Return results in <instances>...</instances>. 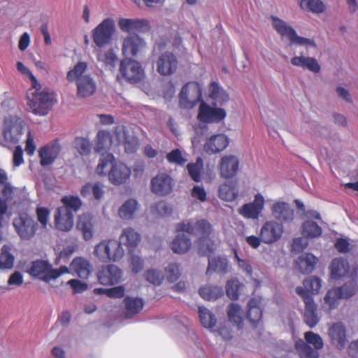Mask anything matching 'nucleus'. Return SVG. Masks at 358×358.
I'll list each match as a JSON object with an SVG mask.
<instances>
[{
  "instance_id": "412c9836",
  "label": "nucleus",
  "mask_w": 358,
  "mask_h": 358,
  "mask_svg": "<svg viewBox=\"0 0 358 358\" xmlns=\"http://www.w3.org/2000/svg\"><path fill=\"white\" fill-rule=\"evenodd\" d=\"M173 186V179L166 173H159L151 180L152 192L159 196H166L170 194Z\"/></svg>"
},
{
  "instance_id": "4468645a",
  "label": "nucleus",
  "mask_w": 358,
  "mask_h": 358,
  "mask_svg": "<svg viewBox=\"0 0 358 358\" xmlns=\"http://www.w3.org/2000/svg\"><path fill=\"white\" fill-rule=\"evenodd\" d=\"M157 73L163 76L173 75L178 66L176 56L170 52H165L157 57L155 61Z\"/></svg>"
},
{
  "instance_id": "c03bdc74",
  "label": "nucleus",
  "mask_w": 358,
  "mask_h": 358,
  "mask_svg": "<svg viewBox=\"0 0 358 358\" xmlns=\"http://www.w3.org/2000/svg\"><path fill=\"white\" fill-rule=\"evenodd\" d=\"M227 315L231 322L235 324L238 329L243 327V310L241 307L234 303H231L227 308Z\"/></svg>"
},
{
  "instance_id": "680f3d73",
  "label": "nucleus",
  "mask_w": 358,
  "mask_h": 358,
  "mask_svg": "<svg viewBox=\"0 0 358 358\" xmlns=\"http://www.w3.org/2000/svg\"><path fill=\"white\" fill-rule=\"evenodd\" d=\"M166 279L170 282L176 281L180 276L181 273L179 265L176 262H170L165 268Z\"/></svg>"
},
{
  "instance_id": "4d7b16f0",
  "label": "nucleus",
  "mask_w": 358,
  "mask_h": 358,
  "mask_svg": "<svg viewBox=\"0 0 358 358\" xmlns=\"http://www.w3.org/2000/svg\"><path fill=\"white\" fill-rule=\"evenodd\" d=\"M61 201L64 204L59 208H66L69 211L77 212L82 206V201L78 196H64L62 198Z\"/></svg>"
},
{
  "instance_id": "c756f323",
  "label": "nucleus",
  "mask_w": 358,
  "mask_h": 358,
  "mask_svg": "<svg viewBox=\"0 0 358 358\" xmlns=\"http://www.w3.org/2000/svg\"><path fill=\"white\" fill-rule=\"evenodd\" d=\"M291 64L294 66L308 69L315 73H319L321 69L317 59L311 57L295 56L291 59Z\"/></svg>"
},
{
  "instance_id": "c9c22d12",
  "label": "nucleus",
  "mask_w": 358,
  "mask_h": 358,
  "mask_svg": "<svg viewBox=\"0 0 358 358\" xmlns=\"http://www.w3.org/2000/svg\"><path fill=\"white\" fill-rule=\"evenodd\" d=\"M340 297L348 299L356 294L358 290L357 275L356 272L352 275V278L341 287H334Z\"/></svg>"
},
{
  "instance_id": "a19ab883",
  "label": "nucleus",
  "mask_w": 358,
  "mask_h": 358,
  "mask_svg": "<svg viewBox=\"0 0 358 358\" xmlns=\"http://www.w3.org/2000/svg\"><path fill=\"white\" fill-rule=\"evenodd\" d=\"M138 207L139 204L136 199H129L120 206L119 209V215L123 220H131L134 218Z\"/></svg>"
},
{
  "instance_id": "b1692460",
  "label": "nucleus",
  "mask_w": 358,
  "mask_h": 358,
  "mask_svg": "<svg viewBox=\"0 0 358 358\" xmlns=\"http://www.w3.org/2000/svg\"><path fill=\"white\" fill-rule=\"evenodd\" d=\"M56 228L62 231H69L73 226V214L66 208H58L55 213Z\"/></svg>"
},
{
  "instance_id": "ddd939ff",
  "label": "nucleus",
  "mask_w": 358,
  "mask_h": 358,
  "mask_svg": "<svg viewBox=\"0 0 358 358\" xmlns=\"http://www.w3.org/2000/svg\"><path fill=\"white\" fill-rule=\"evenodd\" d=\"M147 48L145 41L136 34H129L122 41V53L125 57H136Z\"/></svg>"
},
{
  "instance_id": "423d86ee",
  "label": "nucleus",
  "mask_w": 358,
  "mask_h": 358,
  "mask_svg": "<svg viewBox=\"0 0 358 358\" xmlns=\"http://www.w3.org/2000/svg\"><path fill=\"white\" fill-rule=\"evenodd\" d=\"M271 20L276 31L282 37H286L292 44L305 46L307 49H316V44L313 40L298 36L296 31L286 22L274 16L271 17Z\"/></svg>"
},
{
  "instance_id": "0e129e2a",
  "label": "nucleus",
  "mask_w": 358,
  "mask_h": 358,
  "mask_svg": "<svg viewBox=\"0 0 358 358\" xmlns=\"http://www.w3.org/2000/svg\"><path fill=\"white\" fill-rule=\"evenodd\" d=\"M144 275L147 281L155 286L160 285L164 280L162 272L157 269L148 270Z\"/></svg>"
},
{
  "instance_id": "774afa93",
  "label": "nucleus",
  "mask_w": 358,
  "mask_h": 358,
  "mask_svg": "<svg viewBox=\"0 0 358 358\" xmlns=\"http://www.w3.org/2000/svg\"><path fill=\"white\" fill-rule=\"evenodd\" d=\"M155 210L159 216H166L171 213L172 208L166 201H161L155 204Z\"/></svg>"
},
{
  "instance_id": "39448f33",
  "label": "nucleus",
  "mask_w": 358,
  "mask_h": 358,
  "mask_svg": "<svg viewBox=\"0 0 358 358\" xmlns=\"http://www.w3.org/2000/svg\"><path fill=\"white\" fill-rule=\"evenodd\" d=\"M109 164L112 165V169L108 173L110 181L114 185L126 182L131 174V170L124 164L116 163L115 158H101L96 169V173L100 176L104 175L103 170Z\"/></svg>"
},
{
  "instance_id": "4c0bfd02",
  "label": "nucleus",
  "mask_w": 358,
  "mask_h": 358,
  "mask_svg": "<svg viewBox=\"0 0 358 358\" xmlns=\"http://www.w3.org/2000/svg\"><path fill=\"white\" fill-rule=\"evenodd\" d=\"M141 241V235L131 227L125 228L122 230L120 236L119 243L126 245L128 248H132L137 246Z\"/></svg>"
},
{
  "instance_id": "de8ad7c7",
  "label": "nucleus",
  "mask_w": 358,
  "mask_h": 358,
  "mask_svg": "<svg viewBox=\"0 0 358 358\" xmlns=\"http://www.w3.org/2000/svg\"><path fill=\"white\" fill-rule=\"evenodd\" d=\"M96 58L99 62L110 69L114 67L117 61V57L113 49L107 50L99 49L96 52Z\"/></svg>"
},
{
  "instance_id": "f257e3e1",
  "label": "nucleus",
  "mask_w": 358,
  "mask_h": 358,
  "mask_svg": "<svg viewBox=\"0 0 358 358\" xmlns=\"http://www.w3.org/2000/svg\"><path fill=\"white\" fill-rule=\"evenodd\" d=\"M177 231H185L191 235L198 236V252L202 256L213 252L215 247L208 236L212 231L210 222L204 219L199 220L194 222L185 221L176 225Z\"/></svg>"
},
{
  "instance_id": "e433bc0d",
  "label": "nucleus",
  "mask_w": 358,
  "mask_h": 358,
  "mask_svg": "<svg viewBox=\"0 0 358 358\" xmlns=\"http://www.w3.org/2000/svg\"><path fill=\"white\" fill-rule=\"evenodd\" d=\"M192 245L191 239L184 234H178L171 243V248L173 252L184 254L189 250Z\"/></svg>"
},
{
  "instance_id": "6e6d98bb",
  "label": "nucleus",
  "mask_w": 358,
  "mask_h": 358,
  "mask_svg": "<svg viewBox=\"0 0 358 358\" xmlns=\"http://www.w3.org/2000/svg\"><path fill=\"white\" fill-rule=\"evenodd\" d=\"M303 287H301L305 292L312 296L313 294L319 292L322 286L321 280L317 277L310 276L303 280Z\"/></svg>"
},
{
  "instance_id": "9b49d317",
  "label": "nucleus",
  "mask_w": 358,
  "mask_h": 358,
  "mask_svg": "<svg viewBox=\"0 0 358 358\" xmlns=\"http://www.w3.org/2000/svg\"><path fill=\"white\" fill-rule=\"evenodd\" d=\"M180 106L185 108H192L201 99V88L196 82L187 83L179 94Z\"/></svg>"
},
{
  "instance_id": "49530a36",
  "label": "nucleus",
  "mask_w": 358,
  "mask_h": 358,
  "mask_svg": "<svg viewBox=\"0 0 358 358\" xmlns=\"http://www.w3.org/2000/svg\"><path fill=\"white\" fill-rule=\"evenodd\" d=\"M198 313L201 324L206 329H213L217 323V317L204 306H199Z\"/></svg>"
},
{
  "instance_id": "a878e982",
  "label": "nucleus",
  "mask_w": 358,
  "mask_h": 358,
  "mask_svg": "<svg viewBox=\"0 0 358 358\" xmlns=\"http://www.w3.org/2000/svg\"><path fill=\"white\" fill-rule=\"evenodd\" d=\"M273 216L280 222H290L294 218V210L284 201L275 203L271 208Z\"/></svg>"
},
{
  "instance_id": "393cba45",
  "label": "nucleus",
  "mask_w": 358,
  "mask_h": 358,
  "mask_svg": "<svg viewBox=\"0 0 358 358\" xmlns=\"http://www.w3.org/2000/svg\"><path fill=\"white\" fill-rule=\"evenodd\" d=\"M115 134L119 142L124 144L125 152L127 154H133L138 148V139L128 134L126 128L122 125L115 127Z\"/></svg>"
},
{
  "instance_id": "dca6fc26",
  "label": "nucleus",
  "mask_w": 358,
  "mask_h": 358,
  "mask_svg": "<svg viewBox=\"0 0 358 358\" xmlns=\"http://www.w3.org/2000/svg\"><path fill=\"white\" fill-rule=\"evenodd\" d=\"M264 207V198L260 194H255L253 201L243 204L239 209L238 213L246 219L257 220Z\"/></svg>"
},
{
  "instance_id": "6e6552de",
  "label": "nucleus",
  "mask_w": 358,
  "mask_h": 358,
  "mask_svg": "<svg viewBox=\"0 0 358 358\" xmlns=\"http://www.w3.org/2000/svg\"><path fill=\"white\" fill-rule=\"evenodd\" d=\"M24 121L17 116L6 117L3 123L2 135L7 144H16L20 140L24 130Z\"/></svg>"
},
{
  "instance_id": "338daca9",
  "label": "nucleus",
  "mask_w": 358,
  "mask_h": 358,
  "mask_svg": "<svg viewBox=\"0 0 358 358\" xmlns=\"http://www.w3.org/2000/svg\"><path fill=\"white\" fill-rule=\"evenodd\" d=\"M36 215L38 220L43 228H46L50 215L49 210L45 207H38L36 208Z\"/></svg>"
},
{
  "instance_id": "79ce46f5",
  "label": "nucleus",
  "mask_w": 358,
  "mask_h": 358,
  "mask_svg": "<svg viewBox=\"0 0 358 358\" xmlns=\"http://www.w3.org/2000/svg\"><path fill=\"white\" fill-rule=\"evenodd\" d=\"M227 268L228 261L227 258L222 257H209L206 274L210 275L213 271L225 273L227 272Z\"/></svg>"
},
{
  "instance_id": "8fccbe9b",
  "label": "nucleus",
  "mask_w": 358,
  "mask_h": 358,
  "mask_svg": "<svg viewBox=\"0 0 358 358\" xmlns=\"http://www.w3.org/2000/svg\"><path fill=\"white\" fill-rule=\"evenodd\" d=\"M62 147L58 141L55 140L41 147L38 150L39 157H57L61 154Z\"/></svg>"
},
{
  "instance_id": "f03ea898",
  "label": "nucleus",
  "mask_w": 358,
  "mask_h": 358,
  "mask_svg": "<svg viewBox=\"0 0 358 358\" xmlns=\"http://www.w3.org/2000/svg\"><path fill=\"white\" fill-rule=\"evenodd\" d=\"M69 82L75 81L77 85L78 94L82 97L92 96L96 91V83L94 79L87 73V64L78 63L73 69L69 71L66 76Z\"/></svg>"
},
{
  "instance_id": "bb28decb",
  "label": "nucleus",
  "mask_w": 358,
  "mask_h": 358,
  "mask_svg": "<svg viewBox=\"0 0 358 358\" xmlns=\"http://www.w3.org/2000/svg\"><path fill=\"white\" fill-rule=\"evenodd\" d=\"M229 145V139L224 134L211 136L206 142L204 149L209 154H216L224 150Z\"/></svg>"
},
{
  "instance_id": "6ab92c4d",
  "label": "nucleus",
  "mask_w": 358,
  "mask_h": 358,
  "mask_svg": "<svg viewBox=\"0 0 358 358\" xmlns=\"http://www.w3.org/2000/svg\"><path fill=\"white\" fill-rule=\"evenodd\" d=\"M122 271L117 266L110 264L102 266L98 273V279L102 285H115L120 282Z\"/></svg>"
},
{
  "instance_id": "2f4dec72",
  "label": "nucleus",
  "mask_w": 358,
  "mask_h": 358,
  "mask_svg": "<svg viewBox=\"0 0 358 358\" xmlns=\"http://www.w3.org/2000/svg\"><path fill=\"white\" fill-rule=\"evenodd\" d=\"M260 305V298H252L248 303V318L254 327H257L262 318V310Z\"/></svg>"
},
{
  "instance_id": "5701e85b",
  "label": "nucleus",
  "mask_w": 358,
  "mask_h": 358,
  "mask_svg": "<svg viewBox=\"0 0 358 358\" xmlns=\"http://www.w3.org/2000/svg\"><path fill=\"white\" fill-rule=\"evenodd\" d=\"M120 29L130 33L134 31L145 32L149 30L148 22L144 19L120 18L117 22Z\"/></svg>"
},
{
  "instance_id": "09e8293b",
  "label": "nucleus",
  "mask_w": 358,
  "mask_h": 358,
  "mask_svg": "<svg viewBox=\"0 0 358 358\" xmlns=\"http://www.w3.org/2000/svg\"><path fill=\"white\" fill-rule=\"evenodd\" d=\"M342 298L340 297L337 291L333 288L327 292L324 297L323 308L330 312L331 310L336 309L339 305V300Z\"/></svg>"
},
{
  "instance_id": "7c9ffc66",
  "label": "nucleus",
  "mask_w": 358,
  "mask_h": 358,
  "mask_svg": "<svg viewBox=\"0 0 358 358\" xmlns=\"http://www.w3.org/2000/svg\"><path fill=\"white\" fill-rule=\"evenodd\" d=\"M239 166L238 158H221L220 169L221 176L231 178L238 172Z\"/></svg>"
},
{
  "instance_id": "f704fd0d",
  "label": "nucleus",
  "mask_w": 358,
  "mask_h": 358,
  "mask_svg": "<svg viewBox=\"0 0 358 358\" xmlns=\"http://www.w3.org/2000/svg\"><path fill=\"white\" fill-rule=\"evenodd\" d=\"M77 229L82 231L85 241L92 239L94 234L92 217L90 215L80 216L77 223Z\"/></svg>"
},
{
  "instance_id": "37998d69",
  "label": "nucleus",
  "mask_w": 358,
  "mask_h": 358,
  "mask_svg": "<svg viewBox=\"0 0 358 358\" xmlns=\"http://www.w3.org/2000/svg\"><path fill=\"white\" fill-rule=\"evenodd\" d=\"M199 293L205 300L215 301L224 294V291L220 286L208 285L201 287Z\"/></svg>"
},
{
  "instance_id": "4be33fe9",
  "label": "nucleus",
  "mask_w": 358,
  "mask_h": 358,
  "mask_svg": "<svg viewBox=\"0 0 358 358\" xmlns=\"http://www.w3.org/2000/svg\"><path fill=\"white\" fill-rule=\"evenodd\" d=\"M113 145L112 136L110 132L101 130L99 131L96 136L94 151L96 154L106 157H113V154L109 152Z\"/></svg>"
},
{
  "instance_id": "cd10ccee",
  "label": "nucleus",
  "mask_w": 358,
  "mask_h": 358,
  "mask_svg": "<svg viewBox=\"0 0 358 358\" xmlns=\"http://www.w3.org/2000/svg\"><path fill=\"white\" fill-rule=\"evenodd\" d=\"M317 262V258L311 253H303L295 262L296 268L303 274L313 272Z\"/></svg>"
},
{
  "instance_id": "bf43d9fd",
  "label": "nucleus",
  "mask_w": 358,
  "mask_h": 358,
  "mask_svg": "<svg viewBox=\"0 0 358 358\" xmlns=\"http://www.w3.org/2000/svg\"><path fill=\"white\" fill-rule=\"evenodd\" d=\"M196 163H190L187 166L189 175L191 178L196 182L201 180V173L203 169V160L202 158H196Z\"/></svg>"
},
{
  "instance_id": "58836bf2",
  "label": "nucleus",
  "mask_w": 358,
  "mask_h": 358,
  "mask_svg": "<svg viewBox=\"0 0 358 358\" xmlns=\"http://www.w3.org/2000/svg\"><path fill=\"white\" fill-rule=\"evenodd\" d=\"M125 317L130 318L138 314L143 308V301L138 297L127 296L124 299Z\"/></svg>"
},
{
  "instance_id": "20e7f679",
  "label": "nucleus",
  "mask_w": 358,
  "mask_h": 358,
  "mask_svg": "<svg viewBox=\"0 0 358 358\" xmlns=\"http://www.w3.org/2000/svg\"><path fill=\"white\" fill-rule=\"evenodd\" d=\"M121 243L115 239L103 240L94 248V256L101 262H117L124 256Z\"/></svg>"
},
{
  "instance_id": "72a5a7b5",
  "label": "nucleus",
  "mask_w": 358,
  "mask_h": 358,
  "mask_svg": "<svg viewBox=\"0 0 358 358\" xmlns=\"http://www.w3.org/2000/svg\"><path fill=\"white\" fill-rule=\"evenodd\" d=\"M70 266L80 278H87L91 273L90 262L81 257L73 259Z\"/></svg>"
},
{
  "instance_id": "69168bd1",
  "label": "nucleus",
  "mask_w": 358,
  "mask_h": 358,
  "mask_svg": "<svg viewBox=\"0 0 358 358\" xmlns=\"http://www.w3.org/2000/svg\"><path fill=\"white\" fill-rule=\"evenodd\" d=\"M99 292L104 293L110 298L120 299L124 295V288L122 286H117L110 289H99Z\"/></svg>"
},
{
  "instance_id": "f8f14e48",
  "label": "nucleus",
  "mask_w": 358,
  "mask_h": 358,
  "mask_svg": "<svg viewBox=\"0 0 358 358\" xmlns=\"http://www.w3.org/2000/svg\"><path fill=\"white\" fill-rule=\"evenodd\" d=\"M120 69L122 76L130 83H139L145 78V71L140 63L130 58L121 62Z\"/></svg>"
},
{
  "instance_id": "1a4fd4ad",
  "label": "nucleus",
  "mask_w": 358,
  "mask_h": 358,
  "mask_svg": "<svg viewBox=\"0 0 358 358\" xmlns=\"http://www.w3.org/2000/svg\"><path fill=\"white\" fill-rule=\"evenodd\" d=\"M296 292L299 295L305 303L304 322L310 328L315 327L320 321L317 313V306L312 296L308 294L302 287H296Z\"/></svg>"
},
{
  "instance_id": "5fc2aeb1",
  "label": "nucleus",
  "mask_w": 358,
  "mask_h": 358,
  "mask_svg": "<svg viewBox=\"0 0 358 358\" xmlns=\"http://www.w3.org/2000/svg\"><path fill=\"white\" fill-rule=\"evenodd\" d=\"M295 345L300 358H318L319 354L317 350L313 349L303 340L298 341Z\"/></svg>"
},
{
  "instance_id": "13d9d810",
  "label": "nucleus",
  "mask_w": 358,
  "mask_h": 358,
  "mask_svg": "<svg viewBox=\"0 0 358 358\" xmlns=\"http://www.w3.org/2000/svg\"><path fill=\"white\" fill-rule=\"evenodd\" d=\"M243 287V285L237 279L229 280L226 285V293L227 296L231 300L238 299L240 291Z\"/></svg>"
},
{
  "instance_id": "2eb2a0df",
  "label": "nucleus",
  "mask_w": 358,
  "mask_h": 358,
  "mask_svg": "<svg viewBox=\"0 0 358 358\" xmlns=\"http://www.w3.org/2000/svg\"><path fill=\"white\" fill-rule=\"evenodd\" d=\"M52 265L47 260L37 259L30 263L27 273L32 277L45 282L52 280Z\"/></svg>"
},
{
  "instance_id": "473e14b6",
  "label": "nucleus",
  "mask_w": 358,
  "mask_h": 358,
  "mask_svg": "<svg viewBox=\"0 0 358 358\" xmlns=\"http://www.w3.org/2000/svg\"><path fill=\"white\" fill-rule=\"evenodd\" d=\"M209 96L217 104L222 105L229 101L227 92L217 82H212L209 85Z\"/></svg>"
},
{
  "instance_id": "9d476101",
  "label": "nucleus",
  "mask_w": 358,
  "mask_h": 358,
  "mask_svg": "<svg viewBox=\"0 0 358 358\" xmlns=\"http://www.w3.org/2000/svg\"><path fill=\"white\" fill-rule=\"evenodd\" d=\"M13 224L17 235L24 241L33 238L38 229V223L26 214L14 219Z\"/></svg>"
},
{
  "instance_id": "a211bd4d",
  "label": "nucleus",
  "mask_w": 358,
  "mask_h": 358,
  "mask_svg": "<svg viewBox=\"0 0 358 358\" xmlns=\"http://www.w3.org/2000/svg\"><path fill=\"white\" fill-rule=\"evenodd\" d=\"M283 232V227L275 221L266 222L260 231V238L265 243H273L279 240Z\"/></svg>"
},
{
  "instance_id": "e2e57ef3",
  "label": "nucleus",
  "mask_w": 358,
  "mask_h": 358,
  "mask_svg": "<svg viewBox=\"0 0 358 358\" xmlns=\"http://www.w3.org/2000/svg\"><path fill=\"white\" fill-rule=\"evenodd\" d=\"M74 146L81 155H90L92 148L90 141L83 137L76 138Z\"/></svg>"
},
{
  "instance_id": "0eeeda50",
  "label": "nucleus",
  "mask_w": 358,
  "mask_h": 358,
  "mask_svg": "<svg viewBox=\"0 0 358 358\" xmlns=\"http://www.w3.org/2000/svg\"><path fill=\"white\" fill-rule=\"evenodd\" d=\"M116 31L115 20L111 17L103 20L92 31V37L97 47L101 48L109 44Z\"/></svg>"
},
{
  "instance_id": "052dcab7",
  "label": "nucleus",
  "mask_w": 358,
  "mask_h": 358,
  "mask_svg": "<svg viewBox=\"0 0 358 358\" xmlns=\"http://www.w3.org/2000/svg\"><path fill=\"white\" fill-rule=\"evenodd\" d=\"M304 339L306 344L313 345L314 349L317 351L322 349L324 347V342L322 337L318 334H315L313 331H306L304 334Z\"/></svg>"
},
{
  "instance_id": "a18cd8bd",
  "label": "nucleus",
  "mask_w": 358,
  "mask_h": 358,
  "mask_svg": "<svg viewBox=\"0 0 358 358\" xmlns=\"http://www.w3.org/2000/svg\"><path fill=\"white\" fill-rule=\"evenodd\" d=\"M0 193L6 201H10L13 199L14 188L8 182L6 171L0 169Z\"/></svg>"
},
{
  "instance_id": "c85d7f7f",
  "label": "nucleus",
  "mask_w": 358,
  "mask_h": 358,
  "mask_svg": "<svg viewBox=\"0 0 358 358\" xmlns=\"http://www.w3.org/2000/svg\"><path fill=\"white\" fill-rule=\"evenodd\" d=\"M331 271V278L335 280L346 275L350 269L348 259L343 257L334 258L329 266Z\"/></svg>"
},
{
  "instance_id": "aec40b11",
  "label": "nucleus",
  "mask_w": 358,
  "mask_h": 358,
  "mask_svg": "<svg viewBox=\"0 0 358 358\" xmlns=\"http://www.w3.org/2000/svg\"><path fill=\"white\" fill-rule=\"evenodd\" d=\"M328 335L330 338L331 343L335 348L338 350H343L345 348L348 343L346 329L342 322L334 323L329 328Z\"/></svg>"
},
{
  "instance_id": "864d4df0",
  "label": "nucleus",
  "mask_w": 358,
  "mask_h": 358,
  "mask_svg": "<svg viewBox=\"0 0 358 358\" xmlns=\"http://www.w3.org/2000/svg\"><path fill=\"white\" fill-rule=\"evenodd\" d=\"M301 9L313 13H322L325 10V6L321 0H301L300 3Z\"/></svg>"
},
{
  "instance_id": "f3484780",
  "label": "nucleus",
  "mask_w": 358,
  "mask_h": 358,
  "mask_svg": "<svg viewBox=\"0 0 358 358\" xmlns=\"http://www.w3.org/2000/svg\"><path fill=\"white\" fill-rule=\"evenodd\" d=\"M226 117V111L221 108H212L202 102L199 106L198 119L206 123L219 122Z\"/></svg>"
},
{
  "instance_id": "7ed1b4c3",
  "label": "nucleus",
  "mask_w": 358,
  "mask_h": 358,
  "mask_svg": "<svg viewBox=\"0 0 358 358\" xmlns=\"http://www.w3.org/2000/svg\"><path fill=\"white\" fill-rule=\"evenodd\" d=\"M55 102L54 94L47 89H43L41 92H27V106L30 111L35 115H47Z\"/></svg>"
},
{
  "instance_id": "ea45409f",
  "label": "nucleus",
  "mask_w": 358,
  "mask_h": 358,
  "mask_svg": "<svg viewBox=\"0 0 358 358\" xmlns=\"http://www.w3.org/2000/svg\"><path fill=\"white\" fill-rule=\"evenodd\" d=\"M238 195V186L236 182H228L220 186L219 196L220 199L232 201L235 200Z\"/></svg>"
},
{
  "instance_id": "603ef678",
  "label": "nucleus",
  "mask_w": 358,
  "mask_h": 358,
  "mask_svg": "<svg viewBox=\"0 0 358 358\" xmlns=\"http://www.w3.org/2000/svg\"><path fill=\"white\" fill-rule=\"evenodd\" d=\"M322 232V228L315 222L307 220L302 225V234L304 237H319Z\"/></svg>"
},
{
  "instance_id": "3c124183",
  "label": "nucleus",
  "mask_w": 358,
  "mask_h": 358,
  "mask_svg": "<svg viewBox=\"0 0 358 358\" xmlns=\"http://www.w3.org/2000/svg\"><path fill=\"white\" fill-rule=\"evenodd\" d=\"M11 248L8 245H4L0 252V269H10L13 268L15 257L10 252Z\"/></svg>"
}]
</instances>
